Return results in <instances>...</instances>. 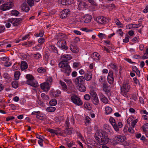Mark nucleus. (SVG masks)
I'll use <instances>...</instances> for the list:
<instances>
[{
	"instance_id": "nucleus-5",
	"label": "nucleus",
	"mask_w": 148,
	"mask_h": 148,
	"mask_svg": "<svg viewBox=\"0 0 148 148\" xmlns=\"http://www.w3.org/2000/svg\"><path fill=\"white\" fill-rule=\"evenodd\" d=\"M71 99L74 103L77 105L80 106L83 103L80 98L76 96H72Z\"/></svg>"
},
{
	"instance_id": "nucleus-30",
	"label": "nucleus",
	"mask_w": 148,
	"mask_h": 148,
	"mask_svg": "<svg viewBox=\"0 0 148 148\" xmlns=\"http://www.w3.org/2000/svg\"><path fill=\"white\" fill-rule=\"evenodd\" d=\"M56 110V108L53 107H49L46 109V111L49 112H53Z\"/></svg>"
},
{
	"instance_id": "nucleus-48",
	"label": "nucleus",
	"mask_w": 148,
	"mask_h": 148,
	"mask_svg": "<svg viewBox=\"0 0 148 148\" xmlns=\"http://www.w3.org/2000/svg\"><path fill=\"white\" fill-rule=\"evenodd\" d=\"M138 119H136L134 120V121H132L131 123V126L133 127H134L136 123L138 121Z\"/></svg>"
},
{
	"instance_id": "nucleus-58",
	"label": "nucleus",
	"mask_w": 148,
	"mask_h": 148,
	"mask_svg": "<svg viewBox=\"0 0 148 148\" xmlns=\"http://www.w3.org/2000/svg\"><path fill=\"white\" fill-rule=\"evenodd\" d=\"M115 130L117 132L119 131V127L118 126L116 123V124L112 125Z\"/></svg>"
},
{
	"instance_id": "nucleus-40",
	"label": "nucleus",
	"mask_w": 148,
	"mask_h": 148,
	"mask_svg": "<svg viewBox=\"0 0 148 148\" xmlns=\"http://www.w3.org/2000/svg\"><path fill=\"white\" fill-rule=\"evenodd\" d=\"M41 96L42 99L45 100H48L49 98L48 95H46L44 93H42Z\"/></svg>"
},
{
	"instance_id": "nucleus-15",
	"label": "nucleus",
	"mask_w": 148,
	"mask_h": 148,
	"mask_svg": "<svg viewBox=\"0 0 148 148\" xmlns=\"http://www.w3.org/2000/svg\"><path fill=\"white\" fill-rule=\"evenodd\" d=\"M92 18V17L90 15H87L84 16L82 19L83 22L85 23L90 22Z\"/></svg>"
},
{
	"instance_id": "nucleus-10",
	"label": "nucleus",
	"mask_w": 148,
	"mask_h": 148,
	"mask_svg": "<svg viewBox=\"0 0 148 148\" xmlns=\"http://www.w3.org/2000/svg\"><path fill=\"white\" fill-rule=\"evenodd\" d=\"M61 71L63 72L66 75L69 76L70 74V72L71 71V68L69 64L66 65V66L65 68H63L61 69Z\"/></svg>"
},
{
	"instance_id": "nucleus-53",
	"label": "nucleus",
	"mask_w": 148,
	"mask_h": 148,
	"mask_svg": "<svg viewBox=\"0 0 148 148\" xmlns=\"http://www.w3.org/2000/svg\"><path fill=\"white\" fill-rule=\"evenodd\" d=\"M99 56V55L98 53L97 52H94L93 54L91 55V56L92 58H93L94 56L97 57L98 58V57Z\"/></svg>"
},
{
	"instance_id": "nucleus-46",
	"label": "nucleus",
	"mask_w": 148,
	"mask_h": 148,
	"mask_svg": "<svg viewBox=\"0 0 148 148\" xmlns=\"http://www.w3.org/2000/svg\"><path fill=\"white\" fill-rule=\"evenodd\" d=\"M65 133L67 134H70L72 133V130L69 128L67 127L64 131Z\"/></svg>"
},
{
	"instance_id": "nucleus-50",
	"label": "nucleus",
	"mask_w": 148,
	"mask_h": 148,
	"mask_svg": "<svg viewBox=\"0 0 148 148\" xmlns=\"http://www.w3.org/2000/svg\"><path fill=\"white\" fill-rule=\"evenodd\" d=\"M129 36L127 35H126L125 38L123 40V41L125 42H128L129 41Z\"/></svg>"
},
{
	"instance_id": "nucleus-32",
	"label": "nucleus",
	"mask_w": 148,
	"mask_h": 148,
	"mask_svg": "<svg viewBox=\"0 0 148 148\" xmlns=\"http://www.w3.org/2000/svg\"><path fill=\"white\" fill-rule=\"evenodd\" d=\"M57 103V101L55 99H52L49 101L50 105L52 106H54L56 105Z\"/></svg>"
},
{
	"instance_id": "nucleus-16",
	"label": "nucleus",
	"mask_w": 148,
	"mask_h": 148,
	"mask_svg": "<svg viewBox=\"0 0 148 148\" xmlns=\"http://www.w3.org/2000/svg\"><path fill=\"white\" fill-rule=\"evenodd\" d=\"M60 3L63 5L71 4L73 3V0H59Z\"/></svg>"
},
{
	"instance_id": "nucleus-22",
	"label": "nucleus",
	"mask_w": 148,
	"mask_h": 148,
	"mask_svg": "<svg viewBox=\"0 0 148 148\" xmlns=\"http://www.w3.org/2000/svg\"><path fill=\"white\" fill-rule=\"evenodd\" d=\"M21 10L25 12H27L30 10L29 8L28 5L26 3H23L21 7Z\"/></svg>"
},
{
	"instance_id": "nucleus-9",
	"label": "nucleus",
	"mask_w": 148,
	"mask_h": 148,
	"mask_svg": "<svg viewBox=\"0 0 148 148\" xmlns=\"http://www.w3.org/2000/svg\"><path fill=\"white\" fill-rule=\"evenodd\" d=\"M75 82L76 85L85 84V79L83 76L78 77L75 79Z\"/></svg>"
},
{
	"instance_id": "nucleus-37",
	"label": "nucleus",
	"mask_w": 148,
	"mask_h": 148,
	"mask_svg": "<svg viewBox=\"0 0 148 148\" xmlns=\"http://www.w3.org/2000/svg\"><path fill=\"white\" fill-rule=\"evenodd\" d=\"M109 66L110 67H111L112 69H113L115 71L117 70V66L115 64L113 63H111L110 64Z\"/></svg>"
},
{
	"instance_id": "nucleus-61",
	"label": "nucleus",
	"mask_w": 148,
	"mask_h": 148,
	"mask_svg": "<svg viewBox=\"0 0 148 148\" xmlns=\"http://www.w3.org/2000/svg\"><path fill=\"white\" fill-rule=\"evenodd\" d=\"M142 58L143 59L148 58V53H145L144 55L142 56Z\"/></svg>"
},
{
	"instance_id": "nucleus-19",
	"label": "nucleus",
	"mask_w": 148,
	"mask_h": 148,
	"mask_svg": "<svg viewBox=\"0 0 148 148\" xmlns=\"http://www.w3.org/2000/svg\"><path fill=\"white\" fill-rule=\"evenodd\" d=\"M92 77V75L90 72H88L85 73L84 76V78L87 81H90Z\"/></svg>"
},
{
	"instance_id": "nucleus-57",
	"label": "nucleus",
	"mask_w": 148,
	"mask_h": 148,
	"mask_svg": "<svg viewBox=\"0 0 148 148\" xmlns=\"http://www.w3.org/2000/svg\"><path fill=\"white\" fill-rule=\"evenodd\" d=\"M3 61H5V62L9 60V58L8 57H3L1 59Z\"/></svg>"
},
{
	"instance_id": "nucleus-45",
	"label": "nucleus",
	"mask_w": 148,
	"mask_h": 148,
	"mask_svg": "<svg viewBox=\"0 0 148 148\" xmlns=\"http://www.w3.org/2000/svg\"><path fill=\"white\" fill-rule=\"evenodd\" d=\"M27 2L31 7H32L34 5V0H27Z\"/></svg>"
},
{
	"instance_id": "nucleus-51",
	"label": "nucleus",
	"mask_w": 148,
	"mask_h": 148,
	"mask_svg": "<svg viewBox=\"0 0 148 148\" xmlns=\"http://www.w3.org/2000/svg\"><path fill=\"white\" fill-rule=\"evenodd\" d=\"M103 127L105 130H109L110 129V126L108 124H105L103 125Z\"/></svg>"
},
{
	"instance_id": "nucleus-27",
	"label": "nucleus",
	"mask_w": 148,
	"mask_h": 148,
	"mask_svg": "<svg viewBox=\"0 0 148 148\" xmlns=\"http://www.w3.org/2000/svg\"><path fill=\"white\" fill-rule=\"evenodd\" d=\"M87 5L84 2H80L78 5V8L80 9L84 8L87 6Z\"/></svg>"
},
{
	"instance_id": "nucleus-31",
	"label": "nucleus",
	"mask_w": 148,
	"mask_h": 148,
	"mask_svg": "<svg viewBox=\"0 0 148 148\" xmlns=\"http://www.w3.org/2000/svg\"><path fill=\"white\" fill-rule=\"evenodd\" d=\"M105 109L106 114H110L112 111V109L111 108L109 107H106Z\"/></svg>"
},
{
	"instance_id": "nucleus-54",
	"label": "nucleus",
	"mask_w": 148,
	"mask_h": 148,
	"mask_svg": "<svg viewBox=\"0 0 148 148\" xmlns=\"http://www.w3.org/2000/svg\"><path fill=\"white\" fill-rule=\"evenodd\" d=\"M8 61H8L4 63V65L5 66L9 67L11 65V63Z\"/></svg>"
},
{
	"instance_id": "nucleus-35",
	"label": "nucleus",
	"mask_w": 148,
	"mask_h": 148,
	"mask_svg": "<svg viewBox=\"0 0 148 148\" xmlns=\"http://www.w3.org/2000/svg\"><path fill=\"white\" fill-rule=\"evenodd\" d=\"M20 75V73L19 71H16L14 73V77L16 80H18L19 78Z\"/></svg>"
},
{
	"instance_id": "nucleus-59",
	"label": "nucleus",
	"mask_w": 148,
	"mask_h": 148,
	"mask_svg": "<svg viewBox=\"0 0 148 148\" xmlns=\"http://www.w3.org/2000/svg\"><path fill=\"white\" fill-rule=\"evenodd\" d=\"M80 64L79 62H75L73 64V66L74 67H78L79 66Z\"/></svg>"
},
{
	"instance_id": "nucleus-47",
	"label": "nucleus",
	"mask_w": 148,
	"mask_h": 148,
	"mask_svg": "<svg viewBox=\"0 0 148 148\" xmlns=\"http://www.w3.org/2000/svg\"><path fill=\"white\" fill-rule=\"evenodd\" d=\"M90 94L91 97H95V96L97 95V94L95 92L94 90H92L90 91Z\"/></svg>"
},
{
	"instance_id": "nucleus-64",
	"label": "nucleus",
	"mask_w": 148,
	"mask_h": 148,
	"mask_svg": "<svg viewBox=\"0 0 148 148\" xmlns=\"http://www.w3.org/2000/svg\"><path fill=\"white\" fill-rule=\"evenodd\" d=\"M128 131L129 132L131 133H133L134 132V131L132 127H129L128 128Z\"/></svg>"
},
{
	"instance_id": "nucleus-1",
	"label": "nucleus",
	"mask_w": 148,
	"mask_h": 148,
	"mask_svg": "<svg viewBox=\"0 0 148 148\" xmlns=\"http://www.w3.org/2000/svg\"><path fill=\"white\" fill-rule=\"evenodd\" d=\"M94 136L97 141H99L101 140L102 144H107L109 141L108 134L104 131H102L100 133L98 132H96Z\"/></svg>"
},
{
	"instance_id": "nucleus-13",
	"label": "nucleus",
	"mask_w": 148,
	"mask_h": 148,
	"mask_svg": "<svg viewBox=\"0 0 148 148\" xmlns=\"http://www.w3.org/2000/svg\"><path fill=\"white\" fill-rule=\"evenodd\" d=\"M50 85L47 82H45L41 84L40 85L41 88L45 91L47 92L50 89Z\"/></svg>"
},
{
	"instance_id": "nucleus-49",
	"label": "nucleus",
	"mask_w": 148,
	"mask_h": 148,
	"mask_svg": "<svg viewBox=\"0 0 148 148\" xmlns=\"http://www.w3.org/2000/svg\"><path fill=\"white\" fill-rule=\"evenodd\" d=\"M41 56V55L39 53L34 54V58L36 59H39L40 57Z\"/></svg>"
},
{
	"instance_id": "nucleus-33",
	"label": "nucleus",
	"mask_w": 148,
	"mask_h": 148,
	"mask_svg": "<svg viewBox=\"0 0 148 148\" xmlns=\"http://www.w3.org/2000/svg\"><path fill=\"white\" fill-rule=\"evenodd\" d=\"M114 21L117 25H120V27H123V25L120 22L118 19L115 18Z\"/></svg>"
},
{
	"instance_id": "nucleus-8",
	"label": "nucleus",
	"mask_w": 148,
	"mask_h": 148,
	"mask_svg": "<svg viewBox=\"0 0 148 148\" xmlns=\"http://www.w3.org/2000/svg\"><path fill=\"white\" fill-rule=\"evenodd\" d=\"M60 83L62 90L66 91L68 94L71 93L72 92V89L70 88H68L67 86L64 82L60 81Z\"/></svg>"
},
{
	"instance_id": "nucleus-24",
	"label": "nucleus",
	"mask_w": 148,
	"mask_h": 148,
	"mask_svg": "<svg viewBox=\"0 0 148 148\" xmlns=\"http://www.w3.org/2000/svg\"><path fill=\"white\" fill-rule=\"evenodd\" d=\"M71 58L70 55L68 54L64 55L61 57V58L62 59V61H64L66 62H68V60H71Z\"/></svg>"
},
{
	"instance_id": "nucleus-21",
	"label": "nucleus",
	"mask_w": 148,
	"mask_h": 148,
	"mask_svg": "<svg viewBox=\"0 0 148 148\" xmlns=\"http://www.w3.org/2000/svg\"><path fill=\"white\" fill-rule=\"evenodd\" d=\"M26 83L27 84L35 88H37L38 86V84L37 82L34 81V80L30 82H29V81H26Z\"/></svg>"
},
{
	"instance_id": "nucleus-2",
	"label": "nucleus",
	"mask_w": 148,
	"mask_h": 148,
	"mask_svg": "<svg viewBox=\"0 0 148 148\" xmlns=\"http://www.w3.org/2000/svg\"><path fill=\"white\" fill-rule=\"evenodd\" d=\"M58 40H59L57 44L58 46L65 50H67L68 47L66 45V43L65 40L64 39L65 36L62 34H59L58 35Z\"/></svg>"
},
{
	"instance_id": "nucleus-55",
	"label": "nucleus",
	"mask_w": 148,
	"mask_h": 148,
	"mask_svg": "<svg viewBox=\"0 0 148 148\" xmlns=\"http://www.w3.org/2000/svg\"><path fill=\"white\" fill-rule=\"evenodd\" d=\"M38 42L40 44L43 43L45 41L44 38H40L38 40Z\"/></svg>"
},
{
	"instance_id": "nucleus-18",
	"label": "nucleus",
	"mask_w": 148,
	"mask_h": 148,
	"mask_svg": "<svg viewBox=\"0 0 148 148\" xmlns=\"http://www.w3.org/2000/svg\"><path fill=\"white\" fill-rule=\"evenodd\" d=\"M99 97L100 100L104 103H107L108 102L107 98L101 93H99Z\"/></svg>"
},
{
	"instance_id": "nucleus-36",
	"label": "nucleus",
	"mask_w": 148,
	"mask_h": 148,
	"mask_svg": "<svg viewBox=\"0 0 148 148\" xmlns=\"http://www.w3.org/2000/svg\"><path fill=\"white\" fill-rule=\"evenodd\" d=\"M80 40V39L79 38L76 37L74 39L73 41H72L71 42V44H72L73 45L75 44L76 43L79 41Z\"/></svg>"
},
{
	"instance_id": "nucleus-28",
	"label": "nucleus",
	"mask_w": 148,
	"mask_h": 148,
	"mask_svg": "<svg viewBox=\"0 0 148 148\" xmlns=\"http://www.w3.org/2000/svg\"><path fill=\"white\" fill-rule=\"evenodd\" d=\"M26 77L27 79V81H29V82H30L34 79L33 76L30 74H27L26 76Z\"/></svg>"
},
{
	"instance_id": "nucleus-3",
	"label": "nucleus",
	"mask_w": 148,
	"mask_h": 148,
	"mask_svg": "<svg viewBox=\"0 0 148 148\" xmlns=\"http://www.w3.org/2000/svg\"><path fill=\"white\" fill-rule=\"evenodd\" d=\"M130 88V85L128 82H124L121 88V94L124 97H126L128 92H129Z\"/></svg>"
},
{
	"instance_id": "nucleus-39",
	"label": "nucleus",
	"mask_w": 148,
	"mask_h": 148,
	"mask_svg": "<svg viewBox=\"0 0 148 148\" xmlns=\"http://www.w3.org/2000/svg\"><path fill=\"white\" fill-rule=\"evenodd\" d=\"M52 81L53 79L52 77H49L47 78L46 82H47V83H48V84L50 85L52 84Z\"/></svg>"
},
{
	"instance_id": "nucleus-11",
	"label": "nucleus",
	"mask_w": 148,
	"mask_h": 148,
	"mask_svg": "<svg viewBox=\"0 0 148 148\" xmlns=\"http://www.w3.org/2000/svg\"><path fill=\"white\" fill-rule=\"evenodd\" d=\"M70 12V10L66 9L62 10L60 13V17L62 18H64L67 17Z\"/></svg>"
},
{
	"instance_id": "nucleus-34",
	"label": "nucleus",
	"mask_w": 148,
	"mask_h": 148,
	"mask_svg": "<svg viewBox=\"0 0 148 148\" xmlns=\"http://www.w3.org/2000/svg\"><path fill=\"white\" fill-rule=\"evenodd\" d=\"M55 134L57 136L60 135L62 136V133L61 132L60 129L59 128L56 129L55 130Z\"/></svg>"
},
{
	"instance_id": "nucleus-4",
	"label": "nucleus",
	"mask_w": 148,
	"mask_h": 148,
	"mask_svg": "<svg viewBox=\"0 0 148 148\" xmlns=\"http://www.w3.org/2000/svg\"><path fill=\"white\" fill-rule=\"evenodd\" d=\"M14 6L13 3L10 2H8L0 6L1 9L4 11L10 9Z\"/></svg>"
},
{
	"instance_id": "nucleus-44",
	"label": "nucleus",
	"mask_w": 148,
	"mask_h": 148,
	"mask_svg": "<svg viewBox=\"0 0 148 148\" xmlns=\"http://www.w3.org/2000/svg\"><path fill=\"white\" fill-rule=\"evenodd\" d=\"M109 121L112 125L116 124L115 120L112 117H110L109 119Z\"/></svg>"
},
{
	"instance_id": "nucleus-60",
	"label": "nucleus",
	"mask_w": 148,
	"mask_h": 148,
	"mask_svg": "<svg viewBox=\"0 0 148 148\" xmlns=\"http://www.w3.org/2000/svg\"><path fill=\"white\" fill-rule=\"evenodd\" d=\"M5 29V27L4 26L0 25V33L3 32Z\"/></svg>"
},
{
	"instance_id": "nucleus-43",
	"label": "nucleus",
	"mask_w": 148,
	"mask_h": 148,
	"mask_svg": "<svg viewBox=\"0 0 148 148\" xmlns=\"http://www.w3.org/2000/svg\"><path fill=\"white\" fill-rule=\"evenodd\" d=\"M92 101L94 104L96 105L98 104L99 100L98 97H97V98H95V99L94 98V99H93Z\"/></svg>"
},
{
	"instance_id": "nucleus-41",
	"label": "nucleus",
	"mask_w": 148,
	"mask_h": 148,
	"mask_svg": "<svg viewBox=\"0 0 148 148\" xmlns=\"http://www.w3.org/2000/svg\"><path fill=\"white\" fill-rule=\"evenodd\" d=\"M37 71L39 73H43L46 71V69L42 67L38 68Z\"/></svg>"
},
{
	"instance_id": "nucleus-63",
	"label": "nucleus",
	"mask_w": 148,
	"mask_h": 148,
	"mask_svg": "<svg viewBox=\"0 0 148 148\" xmlns=\"http://www.w3.org/2000/svg\"><path fill=\"white\" fill-rule=\"evenodd\" d=\"M90 119L89 117L86 116V119L85 121V123H90Z\"/></svg>"
},
{
	"instance_id": "nucleus-56",
	"label": "nucleus",
	"mask_w": 148,
	"mask_h": 148,
	"mask_svg": "<svg viewBox=\"0 0 148 148\" xmlns=\"http://www.w3.org/2000/svg\"><path fill=\"white\" fill-rule=\"evenodd\" d=\"M84 106L85 108L88 110H90L91 109V107L87 103H85L84 105Z\"/></svg>"
},
{
	"instance_id": "nucleus-25",
	"label": "nucleus",
	"mask_w": 148,
	"mask_h": 148,
	"mask_svg": "<svg viewBox=\"0 0 148 148\" xmlns=\"http://www.w3.org/2000/svg\"><path fill=\"white\" fill-rule=\"evenodd\" d=\"M28 67L27 63L25 61H22L21 63V68L22 70H23L27 69Z\"/></svg>"
},
{
	"instance_id": "nucleus-6",
	"label": "nucleus",
	"mask_w": 148,
	"mask_h": 148,
	"mask_svg": "<svg viewBox=\"0 0 148 148\" xmlns=\"http://www.w3.org/2000/svg\"><path fill=\"white\" fill-rule=\"evenodd\" d=\"M22 20V18H14L9 19V21L12 23L14 26H18Z\"/></svg>"
},
{
	"instance_id": "nucleus-38",
	"label": "nucleus",
	"mask_w": 148,
	"mask_h": 148,
	"mask_svg": "<svg viewBox=\"0 0 148 148\" xmlns=\"http://www.w3.org/2000/svg\"><path fill=\"white\" fill-rule=\"evenodd\" d=\"M12 15L17 16L19 14V12L16 10H13L11 12Z\"/></svg>"
},
{
	"instance_id": "nucleus-7",
	"label": "nucleus",
	"mask_w": 148,
	"mask_h": 148,
	"mask_svg": "<svg viewBox=\"0 0 148 148\" xmlns=\"http://www.w3.org/2000/svg\"><path fill=\"white\" fill-rule=\"evenodd\" d=\"M96 20L99 24H105L107 22L108 19L106 17L99 16L97 17Z\"/></svg>"
},
{
	"instance_id": "nucleus-17",
	"label": "nucleus",
	"mask_w": 148,
	"mask_h": 148,
	"mask_svg": "<svg viewBox=\"0 0 148 148\" xmlns=\"http://www.w3.org/2000/svg\"><path fill=\"white\" fill-rule=\"evenodd\" d=\"M70 50L74 53H77L79 51L78 47L75 44L73 45L72 44H70Z\"/></svg>"
},
{
	"instance_id": "nucleus-12",
	"label": "nucleus",
	"mask_w": 148,
	"mask_h": 148,
	"mask_svg": "<svg viewBox=\"0 0 148 148\" xmlns=\"http://www.w3.org/2000/svg\"><path fill=\"white\" fill-rule=\"evenodd\" d=\"M125 139V136L123 135H118L115 137L114 139L118 142L122 143L123 142Z\"/></svg>"
},
{
	"instance_id": "nucleus-14",
	"label": "nucleus",
	"mask_w": 148,
	"mask_h": 148,
	"mask_svg": "<svg viewBox=\"0 0 148 148\" xmlns=\"http://www.w3.org/2000/svg\"><path fill=\"white\" fill-rule=\"evenodd\" d=\"M108 83L111 84H112L114 81V79L113 77V73L112 71H110L108 73Z\"/></svg>"
},
{
	"instance_id": "nucleus-52",
	"label": "nucleus",
	"mask_w": 148,
	"mask_h": 148,
	"mask_svg": "<svg viewBox=\"0 0 148 148\" xmlns=\"http://www.w3.org/2000/svg\"><path fill=\"white\" fill-rule=\"evenodd\" d=\"M98 36L101 38L102 39L106 37V35L102 33H100L98 34Z\"/></svg>"
},
{
	"instance_id": "nucleus-62",
	"label": "nucleus",
	"mask_w": 148,
	"mask_h": 148,
	"mask_svg": "<svg viewBox=\"0 0 148 148\" xmlns=\"http://www.w3.org/2000/svg\"><path fill=\"white\" fill-rule=\"evenodd\" d=\"M90 97L89 95L86 94L84 96V98L86 100H88L90 99Z\"/></svg>"
},
{
	"instance_id": "nucleus-42",
	"label": "nucleus",
	"mask_w": 148,
	"mask_h": 148,
	"mask_svg": "<svg viewBox=\"0 0 148 148\" xmlns=\"http://www.w3.org/2000/svg\"><path fill=\"white\" fill-rule=\"evenodd\" d=\"M12 87L15 88H17L18 86L17 82L16 81H13L12 83Z\"/></svg>"
},
{
	"instance_id": "nucleus-29",
	"label": "nucleus",
	"mask_w": 148,
	"mask_h": 148,
	"mask_svg": "<svg viewBox=\"0 0 148 148\" xmlns=\"http://www.w3.org/2000/svg\"><path fill=\"white\" fill-rule=\"evenodd\" d=\"M141 128L142 129L144 132L146 133L148 131V123L145 124L144 126L142 127Z\"/></svg>"
},
{
	"instance_id": "nucleus-23",
	"label": "nucleus",
	"mask_w": 148,
	"mask_h": 148,
	"mask_svg": "<svg viewBox=\"0 0 148 148\" xmlns=\"http://www.w3.org/2000/svg\"><path fill=\"white\" fill-rule=\"evenodd\" d=\"M85 84H82L77 85L78 89L81 92H84L86 90V88L85 87Z\"/></svg>"
},
{
	"instance_id": "nucleus-26",
	"label": "nucleus",
	"mask_w": 148,
	"mask_h": 148,
	"mask_svg": "<svg viewBox=\"0 0 148 148\" xmlns=\"http://www.w3.org/2000/svg\"><path fill=\"white\" fill-rule=\"evenodd\" d=\"M49 50L51 52L58 53V51L57 48L53 45H50L49 46Z\"/></svg>"
},
{
	"instance_id": "nucleus-20",
	"label": "nucleus",
	"mask_w": 148,
	"mask_h": 148,
	"mask_svg": "<svg viewBox=\"0 0 148 148\" xmlns=\"http://www.w3.org/2000/svg\"><path fill=\"white\" fill-rule=\"evenodd\" d=\"M69 64L68 62L64 61H62L60 62L58 64L59 67L61 69L63 68H65L66 65H69Z\"/></svg>"
}]
</instances>
